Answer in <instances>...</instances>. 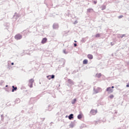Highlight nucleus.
Returning <instances> with one entry per match:
<instances>
[{"label": "nucleus", "mask_w": 129, "mask_h": 129, "mask_svg": "<svg viewBox=\"0 0 129 129\" xmlns=\"http://www.w3.org/2000/svg\"><path fill=\"white\" fill-rule=\"evenodd\" d=\"M47 39L46 38H44L41 41V44H45L47 43Z\"/></svg>", "instance_id": "423d86ee"}, {"label": "nucleus", "mask_w": 129, "mask_h": 129, "mask_svg": "<svg viewBox=\"0 0 129 129\" xmlns=\"http://www.w3.org/2000/svg\"><path fill=\"white\" fill-rule=\"evenodd\" d=\"M95 37H96V38H99V37H100V34H97L95 35Z\"/></svg>", "instance_id": "dca6fc26"}, {"label": "nucleus", "mask_w": 129, "mask_h": 129, "mask_svg": "<svg viewBox=\"0 0 129 129\" xmlns=\"http://www.w3.org/2000/svg\"><path fill=\"white\" fill-rule=\"evenodd\" d=\"M73 118V114H71L69 116V119H72Z\"/></svg>", "instance_id": "9d476101"}, {"label": "nucleus", "mask_w": 129, "mask_h": 129, "mask_svg": "<svg viewBox=\"0 0 129 129\" xmlns=\"http://www.w3.org/2000/svg\"><path fill=\"white\" fill-rule=\"evenodd\" d=\"M68 83H70V84H73V81L71 80H68Z\"/></svg>", "instance_id": "f8f14e48"}, {"label": "nucleus", "mask_w": 129, "mask_h": 129, "mask_svg": "<svg viewBox=\"0 0 129 129\" xmlns=\"http://www.w3.org/2000/svg\"><path fill=\"white\" fill-rule=\"evenodd\" d=\"M106 91L109 92V93H112V92H113V89H111L110 87H108Z\"/></svg>", "instance_id": "20e7f679"}, {"label": "nucleus", "mask_w": 129, "mask_h": 129, "mask_svg": "<svg viewBox=\"0 0 129 129\" xmlns=\"http://www.w3.org/2000/svg\"><path fill=\"white\" fill-rule=\"evenodd\" d=\"M75 102H76V99H74L72 101V103L73 104H74V103H75Z\"/></svg>", "instance_id": "2eb2a0df"}, {"label": "nucleus", "mask_w": 129, "mask_h": 129, "mask_svg": "<svg viewBox=\"0 0 129 129\" xmlns=\"http://www.w3.org/2000/svg\"><path fill=\"white\" fill-rule=\"evenodd\" d=\"M111 88H114V86H112Z\"/></svg>", "instance_id": "4be33fe9"}, {"label": "nucleus", "mask_w": 129, "mask_h": 129, "mask_svg": "<svg viewBox=\"0 0 129 129\" xmlns=\"http://www.w3.org/2000/svg\"><path fill=\"white\" fill-rule=\"evenodd\" d=\"M126 86V87H129V84H127Z\"/></svg>", "instance_id": "412c9836"}, {"label": "nucleus", "mask_w": 129, "mask_h": 129, "mask_svg": "<svg viewBox=\"0 0 129 129\" xmlns=\"http://www.w3.org/2000/svg\"><path fill=\"white\" fill-rule=\"evenodd\" d=\"M90 113L92 114V115H95V114L97 113V110L92 109L91 110Z\"/></svg>", "instance_id": "7ed1b4c3"}, {"label": "nucleus", "mask_w": 129, "mask_h": 129, "mask_svg": "<svg viewBox=\"0 0 129 129\" xmlns=\"http://www.w3.org/2000/svg\"><path fill=\"white\" fill-rule=\"evenodd\" d=\"M74 46H75V47H77V44L75 43V44H74Z\"/></svg>", "instance_id": "6ab92c4d"}, {"label": "nucleus", "mask_w": 129, "mask_h": 129, "mask_svg": "<svg viewBox=\"0 0 129 129\" xmlns=\"http://www.w3.org/2000/svg\"><path fill=\"white\" fill-rule=\"evenodd\" d=\"M123 18V16H122V15H121V16H118V19H121V18Z\"/></svg>", "instance_id": "a211bd4d"}, {"label": "nucleus", "mask_w": 129, "mask_h": 129, "mask_svg": "<svg viewBox=\"0 0 129 129\" xmlns=\"http://www.w3.org/2000/svg\"><path fill=\"white\" fill-rule=\"evenodd\" d=\"M47 78L50 80V79H54V78H55V76L54 75H49Z\"/></svg>", "instance_id": "39448f33"}, {"label": "nucleus", "mask_w": 129, "mask_h": 129, "mask_svg": "<svg viewBox=\"0 0 129 129\" xmlns=\"http://www.w3.org/2000/svg\"><path fill=\"white\" fill-rule=\"evenodd\" d=\"M75 42L76 43V41H75Z\"/></svg>", "instance_id": "b1692460"}, {"label": "nucleus", "mask_w": 129, "mask_h": 129, "mask_svg": "<svg viewBox=\"0 0 129 129\" xmlns=\"http://www.w3.org/2000/svg\"><path fill=\"white\" fill-rule=\"evenodd\" d=\"M12 88H13V89H12V92H14V91H16V90H17V89H18V88L15 87L14 86H13Z\"/></svg>", "instance_id": "6e6552de"}, {"label": "nucleus", "mask_w": 129, "mask_h": 129, "mask_svg": "<svg viewBox=\"0 0 129 129\" xmlns=\"http://www.w3.org/2000/svg\"><path fill=\"white\" fill-rule=\"evenodd\" d=\"M96 76H97V77H101V74H98L96 75Z\"/></svg>", "instance_id": "f3484780"}, {"label": "nucleus", "mask_w": 129, "mask_h": 129, "mask_svg": "<svg viewBox=\"0 0 129 129\" xmlns=\"http://www.w3.org/2000/svg\"><path fill=\"white\" fill-rule=\"evenodd\" d=\"M95 4H96V2H95Z\"/></svg>", "instance_id": "a878e982"}, {"label": "nucleus", "mask_w": 129, "mask_h": 129, "mask_svg": "<svg viewBox=\"0 0 129 129\" xmlns=\"http://www.w3.org/2000/svg\"><path fill=\"white\" fill-rule=\"evenodd\" d=\"M6 87H8V85L6 86Z\"/></svg>", "instance_id": "393cba45"}, {"label": "nucleus", "mask_w": 129, "mask_h": 129, "mask_svg": "<svg viewBox=\"0 0 129 129\" xmlns=\"http://www.w3.org/2000/svg\"><path fill=\"white\" fill-rule=\"evenodd\" d=\"M114 97V96L113 95H110L109 96V98L110 99H112Z\"/></svg>", "instance_id": "9b49d317"}, {"label": "nucleus", "mask_w": 129, "mask_h": 129, "mask_svg": "<svg viewBox=\"0 0 129 129\" xmlns=\"http://www.w3.org/2000/svg\"><path fill=\"white\" fill-rule=\"evenodd\" d=\"M34 81L35 80H34V79H31L29 80V85L30 88H32V87H33V84L34 83Z\"/></svg>", "instance_id": "f257e3e1"}, {"label": "nucleus", "mask_w": 129, "mask_h": 129, "mask_svg": "<svg viewBox=\"0 0 129 129\" xmlns=\"http://www.w3.org/2000/svg\"><path fill=\"white\" fill-rule=\"evenodd\" d=\"M88 60L87 59H84L83 61V64H88Z\"/></svg>", "instance_id": "1a4fd4ad"}, {"label": "nucleus", "mask_w": 129, "mask_h": 129, "mask_svg": "<svg viewBox=\"0 0 129 129\" xmlns=\"http://www.w3.org/2000/svg\"><path fill=\"white\" fill-rule=\"evenodd\" d=\"M97 90H98V91L96 93H97V92H100L101 91H102L101 88H98L97 89Z\"/></svg>", "instance_id": "4468645a"}, {"label": "nucleus", "mask_w": 129, "mask_h": 129, "mask_svg": "<svg viewBox=\"0 0 129 129\" xmlns=\"http://www.w3.org/2000/svg\"><path fill=\"white\" fill-rule=\"evenodd\" d=\"M91 11H92V9H89L88 10V12H90Z\"/></svg>", "instance_id": "aec40b11"}, {"label": "nucleus", "mask_w": 129, "mask_h": 129, "mask_svg": "<svg viewBox=\"0 0 129 129\" xmlns=\"http://www.w3.org/2000/svg\"><path fill=\"white\" fill-rule=\"evenodd\" d=\"M22 38H23V36L20 34L16 35L15 36V39H16V40H21Z\"/></svg>", "instance_id": "f03ea898"}, {"label": "nucleus", "mask_w": 129, "mask_h": 129, "mask_svg": "<svg viewBox=\"0 0 129 129\" xmlns=\"http://www.w3.org/2000/svg\"><path fill=\"white\" fill-rule=\"evenodd\" d=\"M11 65H14V62H12V63H11Z\"/></svg>", "instance_id": "5701e85b"}, {"label": "nucleus", "mask_w": 129, "mask_h": 129, "mask_svg": "<svg viewBox=\"0 0 129 129\" xmlns=\"http://www.w3.org/2000/svg\"><path fill=\"white\" fill-rule=\"evenodd\" d=\"M87 57L88 58L91 59H93V55H92V54H88L87 55Z\"/></svg>", "instance_id": "0eeeda50"}, {"label": "nucleus", "mask_w": 129, "mask_h": 129, "mask_svg": "<svg viewBox=\"0 0 129 129\" xmlns=\"http://www.w3.org/2000/svg\"><path fill=\"white\" fill-rule=\"evenodd\" d=\"M78 118H79V119H81V118H82V115L81 114L78 115Z\"/></svg>", "instance_id": "ddd939ff"}]
</instances>
